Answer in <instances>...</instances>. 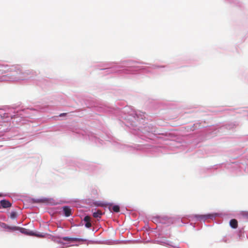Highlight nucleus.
Wrapping results in <instances>:
<instances>
[{"mask_svg":"<svg viewBox=\"0 0 248 248\" xmlns=\"http://www.w3.org/2000/svg\"><path fill=\"white\" fill-rule=\"evenodd\" d=\"M53 199H48V198H43L37 200V202H41V203H51V201Z\"/></svg>","mask_w":248,"mask_h":248,"instance_id":"obj_6","label":"nucleus"},{"mask_svg":"<svg viewBox=\"0 0 248 248\" xmlns=\"http://www.w3.org/2000/svg\"><path fill=\"white\" fill-rule=\"evenodd\" d=\"M230 226L233 229H236L238 226L237 221L235 219H232L230 221Z\"/></svg>","mask_w":248,"mask_h":248,"instance_id":"obj_5","label":"nucleus"},{"mask_svg":"<svg viewBox=\"0 0 248 248\" xmlns=\"http://www.w3.org/2000/svg\"><path fill=\"white\" fill-rule=\"evenodd\" d=\"M7 80V78L6 76H3V80Z\"/></svg>","mask_w":248,"mask_h":248,"instance_id":"obj_17","label":"nucleus"},{"mask_svg":"<svg viewBox=\"0 0 248 248\" xmlns=\"http://www.w3.org/2000/svg\"><path fill=\"white\" fill-rule=\"evenodd\" d=\"M62 239L65 241H77L78 240L77 238H70L68 237H64L62 238Z\"/></svg>","mask_w":248,"mask_h":248,"instance_id":"obj_9","label":"nucleus"},{"mask_svg":"<svg viewBox=\"0 0 248 248\" xmlns=\"http://www.w3.org/2000/svg\"><path fill=\"white\" fill-rule=\"evenodd\" d=\"M11 203L8 200H2L0 201V208H7L11 207Z\"/></svg>","mask_w":248,"mask_h":248,"instance_id":"obj_2","label":"nucleus"},{"mask_svg":"<svg viewBox=\"0 0 248 248\" xmlns=\"http://www.w3.org/2000/svg\"><path fill=\"white\" fill-rule=\"evenodd\" d=\"M66 115V113H61V114H60V116L62 117V116H65Z\"/></svg>","mask_w":248,"mask_h":248,"instance_id":"obj_15","label":"nucleus"},{"mask_svg":"<svg viewBox=\"0 0 248 248\" xmlns=\"http://www.w3.org/2000/svg\"><path fill=\"white\" fill-rule=\"evenodd\" d=\"M17 214L16 212H12L10 214V217L12 219H15L16 217Z\"/></svg>","mask_w":248,"mask_h":248,"instance_id":"obj_11","label":"nucleus"},{"mask_svg":"<svg viewBox=\"0 0 248 248\" xmlns=\"http://www.w3.org/2000/svg\"><path fill=\"white\" fill-rule=\"evenodd\" d=\"M63 211L64 215L68 217L71 215V209L68 206H64L63 207Z\"/></svg>","mask_w":248,"mask_h":248,"instance_id":"obj_4","label":"nucleus"},{"mask_svg":"<svg viewBox=\"0 0 248 248\" xmlns=\"http://www.w3.org/2000/svg\"><path fill=\"white\" fill-rule=\"evenodd\" d=\"M85 225L86 227H87V228H90L92 226V224L91 223V221L86 223Z\"/></svg>","mask_w":248,"mask_h":248,"instance_id":"obj_14","label":"nucleus"},{"mask_svg":"<svg viewBox=\"0 0 248 248\" xmlns=\"http://www.w3.org/2000/svg\"><path fill=\"white\" fill-rule=\"evenodd\" d=\"M241 215L244 217H248V211H242L241 212Z\"/></svg>","mask_w":248,"mask_h":248,"instance_id":"obj_13","label":"nucleus"},{"mask_svg":"<svg viewBox=\"0 0 248 248\" xmlns=\"http://www.w3.org/2000/svg\"><path fill=\"white\" fill-rule=\"evenodd\" d=\"M102 215V212L100 210H97V212L93 213V217L95 218H100Z\"/></svg>","mask_w":248,"mask_h":248,"instance_id":"obj_8","label":"nucleus"},{"mask_svg":"<svg viewBox=\"0 0 248 248\" xmlns=\"http://www.w3.org/2000/svg\"><path fill=\"white\" fill-rule=\"evenodd\" d=\"M9 71L8 65H4L0 64V74H3Z\"/></svg>","mask_w":248,"mask_h":248,"instance_id":"obj_3","label":"nucleus"},{"mask_svg":"<svg viewBox=\"0 0 248 248\" xmlns=\"http://www.w3.org/2000/svg\"><path fill=\"white\" fill-rule=\"evenodd\" d=\"M9 229H11L12 230H19L21 233H24L25 234L28 235H31V236H36L39 237H43L44 235L40 234H37L34 232H33L32 231H30V230L26 229L25 228H20L18 227H8Z\"/></svg>","mask_w":248,"mask_h":248,"instance_id":"obj_1","label":"nucleus"},{"mask_svg":"<svg viewBox=\"0 0 248 248\" xmlns=\"http://www.w3.org/2000/svg\"><path fill=\"white\" fill-rule=\"evenodd\" d=\"M211 215H195V217L197 218L204 219L208 218H210L211 217Z\"/></svg>","mask_w":248,"mask_h":248,"instance_id":"obj_7","label":"nucleus"},{"mask_svg":"<svg viewBox=\"0 0 248 248\" xmlns=\"http://www.w3.org/2000/svg\"><path fill=\"white\" fill-rule=\"evenodd\" d=\"M5 226H6V224L4 223H2L1 225V227H4Z\"/></svg>","mask_w":248,"mask_h":248,"instance_id":"obj_18","label":"nucleus"},{"mask_svg":"<svg viewBox=\"0 0 248 248\" xmlns=\"http://www.w3.org/2000/svg\"><path fill=\"white\" fill-rule=\"evenodd\" d=\"M84 221L86 223L90 222L91 221V217L89 216H86L84 218Z\"/></svg>","mask_w":248,"mask_h":248,"instance_id":"obj_12","label":"nucleus"},{"mask_svg":"<svg viewBox=\"0 0 248 248\" xmlns=\"http://www.w3.org/2000/svg\"><path fill=\"white\" fill-rule=\"evenodd\" d=\"M112 210L114 212L118 213L120 211V207L118 205H114L112 207Z\"/></svg>","mask_w":248,"mask_h":248,"instance_id":"obj_10","label":"nucleus"},{"mask_svg":"<svg viewBox=\"0 0 248 248\" xmlns=\"http://www.w3.org/2000/svg\"><path fill=\"white\" fill-rule=\"evenodd\" d=\"M3 195L2 194H0V197H2Z\"/></svg>","mask_w":248,"mask_h":248,"instance_id":"obj_19","label":"nucleus"},{"mask_svg":"<svg viewBox=\"0 0 248 248\" xmlns=\"http://www.w3.org/2000/svg\"><path fill=\"white\" fill-rule=\"evenodd\" d=\"M97 206H103V204H102V203H97V204H95Z\"/></svg>","mask_w":248,"mask_h":248,"instance_id":"obj_16","label":"nucleus"}]
</instances>
